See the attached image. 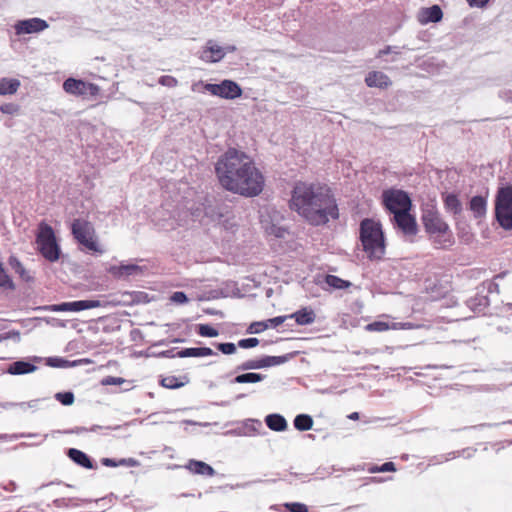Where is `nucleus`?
<instances>
[{
  "mask_svg": "<svg viewBox=\"0 0 512 512\" xmlns=\"http://www.w3.org/2000/svg\"><path fill=\"white\" fill-rule=\"evenodd\" d=\"M325 283L333 289H346L351 285L349 281L331 274L325 276Z\"/></svg>",
  "mask_w": 512,
  "mask_h": 512,
  "instance_id": "72a5a7b5",
  "label": "nucleus"
},
{
  "mask_svg": "<svg viewBox=\"0 0 512 512\" xmlns=\"http://www.w3.org/2000/svg\"><path fill=\"white\" fill-rule=\"evenodd\" d=\"M171 300L173 302H176V303H184V302H187L188 301V298L186 296V294L184 292H181V291H177V292H174L171 296Z\"/></svg>",
  "mask_w": 512,
  "mask_h": 512,
  "instance_id": "5fc2aeb1",
  "label": "nucleus"
},
{
  "mask_svg": "<svg viewBox=\"0 0 512 512\" xmlns=\"http://www.w3.org/2000/svg\"><path fill=\"white\" fill-rule=\"evenodd\" d=\"M69 362L60 357H51L48 359V365L52 367H65Z\"/></svg>",
  "mask_w": 512,
  "mask_h": 512,
  "instance_id": "603ef678",
  "label": "nucleus"
},
{
  "mask_svg": "<svg viewBox=\"0 0 512 512\" xmlns=\"http://www.w3.org/2000/svg\"><path fill=\"white\" fill-rule=\"evenodd\" d=\"M215 174L221 187L243 197L258 196L265 184L253 159L235 148H229L218 158Z\"/></svg>",
  "mask_w": 512,
  "mask_h": 512,
  "instance_id": "f257e3e1",
  "label": "nucleus"
},
{
  "mask_svg": "<svg viewBox=\"0 0 512 512\" xmlns=\"http://www.w3.org/2000/svg\"><path fill=\"white\" fill-rule=\"evenodd\" d=\"M213 345L224 355H232L237 350V344H234L232 342H225V343H213Z\"/></svg>",
  "mask_w": 512,
  "mask_h": 512,
  "instance_id": "a19ab883",
  "label": "nucleus"
},
{
  "mask_svg": "<svg viewBox=\"0 0 512 512\" xmlns=\"http://www.w3.org/2000/svg\"><path fill=\"white\" fill-rule=\"evenodd\" d=\"M47 323L54 327H66V323L63 320L57 318H49L47 319Z\"/></svg>",
  "mask_w": 512,
  "mask_h": 512,
  "instance_id": "052dcab7",
  "label": "nucleus"
},
{
  "mask_svg": "<svg viewBox=\"0 0 512 512\" xmlns=\"http://www.w3.org/2000/svg\"><path fill=\"white\" fill-rule=\"evenodd\" d=\"M101 463L106 467H118L119 460L113 458H102Z\"/></svg>",
  "mask_w": 512,
  "mask_h": 512,
  "instance_id": "bf43d9fd",
  "label": "nucleus"
},
{
  "mask_svg": "<svg viewBox=\"0 0 512 512\" xmlns=\"http://www.w3.org/2000/svg\"><path fill=\"white\" fill-rule=\"evenodd\" d=\"M158 83L166 87H175L177 80L172 76L164 75L159 78Z\"/></svg>",
  "mask_w": 512,
  "mask_h": 512,
  "instance_id": "3c124183",
  "label": "nucleus"
},
{
  "mask_svg": "<svg viewBox=\"0 0 512 512\" xmlns=\"http://www.w3.org/2000/svg\"><path fill=\"white\" fill-rule=\"evenodd\" d=\"M264 421L266 426L275 432H283L288 427V423L285 417L279 413H271L266 415Z\"/></svg>",
  "mask_w": 512,
  "mask_h": 512,
  "instance_id": "b1692460",
  "label": "nucleus"
},
{
  "mask_svg": "<svg viewBox=\"0 0 512 512\" xmlns=\"http://www.w3.org/2000/svg\"><path fill=\"white\" fill-rule=\"evenodd\" d=\"M495 218L506 231L512 230V185L500 187L495 196Z\"/></svg>",
  "mask_w": 512,
  "mask_h": 512,
  "instance_id": "39448f33",
  "label": "nucleus"
},
{
  "mask_svg": "<svg viewBox=\"0 0 512 512\" xmlns=\"http://www.w3.org/2000/svg\"><path fill=\"white\" fill-rule=\"evenodd\" d=\"M191 215L192 212L190 210H185L178 212L176 217L163 205L160 210L154 213L152 221L159 229L170 230L175 229L177 226H184Z\"/></svg>",
  "mask_w": 512,
  "mask_h": 512,
  "instance_id": "9b49d317",
  "label": "nucleus"
},
{
  "mask_svg": "<svg viewBox=\"0 0 512 512\" xmlns=\"http://www.w3.org/2000/svg\"><path fill=\"white\" fill-rule=\"evenodd\" d=\"M0 287L5 289L13 290L15 285L10 278V276L6 273L3 264L0 262Z\"/></svg>",
  "mask_w": 512,
  "mask_h": 512,
  "instance_id": "ea45409f",
  "label": "nucleus"
},
{
  "mask_svg": "<svg viewBox=\"0 0 512 512\" xmlns=\"http://www.w3.org/2000/svg\"><path fill=\"white\" fill-rule=\"evenodd\" d=\"M258 344H259V340L257 338L250 337V338L240 339L237 343V346L242 349H250V348L256 347Z\"/></svg>",
  "mask_w": 512,
  "mask_h": 512,
  "instance_id": "49530a36",
  "label": "nucleus"
},
{
  "mask_svg": "<svg viewBox=\"0 0 512 512\" xmlns=\"http://www.w3.org/2000/svg\"><path fill=\"white\" fill-rule=\"evenodd\" d=\"M3 339H20V333L18 331H10L3 336Z\"/></svg>",
  "mask_w": 512,
  "mask_h": 512,
  "instance_id": "0e129e2a",
  "label": "nucleus"
},
{
  "mask_svg": "<svg viewBox=\"0 0 512 512\" xmlns=\"http://www.w3.org/2000/svg\"><path fill=\"white\" fill-rule=\"evenodd\" d=\"M421 221L435 248L446 250L455 243L449 225L435 206H427L422 210Z\"/></svg>",
  "mask_w": 512,
  "mask_h": 512,
  "instance_id": "7ed1b4c3",
  "label": "nucleus"
},
{
  "mask_svg": "<svg viewBox=\"0 0 512 512\" xmlns=\"http://www.w3.org/2000/svg\"><path fill=\"white\" fill-rule=\"evenodd\" d=\"M39 402H40V399H34L31 401H28L27 406H28V408L36 409V408H38Z\"/></svg>",
  "mask_w": 512,
  "mask_h": 512,
  "instance_id": "774afa93",
  "label": "nucleus"
},
{
  "mask_svg": "<svg viewBox=\"0 0 512 512\" xmlns=\"http://www.w3.org/2000/svg\"><path fill=\"white\" fill-rule=\"evenodd\" d=\"M467 306L474 312H483L489 306V298L487 295L476 294L474 297L469 298Z\"/></svg>",
  "mask_w": 512,
  "mask_h": 512,
  "instance_id": "a878e982",
  "label": "nucleus"
},
{
  "mask_svg": "<svg viewBox=\"0 0 512 512\" xmlns=\"http://www.w3.org/2000/svg\"><path fill=\"white\" fill-rule=\"evenodd\" d=\"M124 382H125V380L123 378L112 377V376H108L102 380L103 385H119Z\"/></svg>",
  "mask_w": 512,
  "mask_h": 512,
  "instance_id": "864d4df0",
  "label": "nucleus"
},
{
  "mask_svg": "<svg viewBox=\"0 0 512 512\" xmlns=\"http://www.w3.org/2000/svg\"><path fill=\"white\" fill-rule=\"evenodd\" d=\"M20 81L15 78L0 79V95H11L17 92Z\"/></svg>",
  "mask_w": 512,
  "mask_h": 512,
  "instance_id": "c756f323",
  "label": "nucleus"
},
{
  "mask_svg": "<svg viewBox=\"0 0 512 512\" xmlns=\"http://www.w3.org/2000/svg\"><path fill=\"white\" fill-rule=\"evenodd\" d=\"M194 87H201L204 92L227 100L240 98L243 94L241 86L230 79H224L220 83H205L199 81L196 84L194 83Z\"/></svg>",
  "mask_w": 512,
  "mask_h": 512,
  "instance_id": "6e6552de",
  "label": "nucleus"
},
{
  "mask_svg": "<svg viewBox=\"0 0 512 512\" xmlns=\"http://www.w3.org/2000/svg\"><path fill=\"white\" fill-rule=\"evenodd\" d=\"M36 244L41 255L50 262L59 259L60 247L57 244L53 228L45 222H41L36 235Z\"/></svg>",
  "mask_w": 512,
  "mask_h": 512,
  "instance_id": "423d86ee",
  "label": "nucleus"
},
{
  "mask_svg": "<svg viewBox=\"0 0 512 512\" xmlns=\"http://www.w3.org/2000/svg\"><path fill=\"white\" fill-rule=\"evenodd\" d=\"M20 107L15 103H5L0 106V111L3 114L14 115L17 114Z\"/></svg>",
  "mask_w": 512,
  "mask_h": 512,
  "instance_id": "09e8293b",
  "label": "nucleus"
},
{
  "mask_svg": "<svg viewBox=\"0 0 512 512\" xmlns=\"http://www.w3.org/2000/svg\"><path fill=\"white\" fill-rule=\"evenodd\" d=\"M184 379L185 380L183 381L176 376L169 375V376L163 377L160 380V384L165 388L177 389V388L184 386L186 383L189 382L186 377Z\"/></svg>",
  "mask_w": 512,
  "mask_h": 512,
  "instance_id": "473e14b6",
  "label": "nucleus"
},
{
  "mask_svg": "<svg viewBox=\"0 0 512 512\" xmlns=\"http://www.w3.org/2000/svg\"><path fill=\"white\" fill-rule=\"evenodd\" d=\"M100 306L98 300H77L44 306L42 309L52 312H79Z\"/></svg>",
  "mask_w": 512,
  "mask_h": 512,
  "instance_id": "ddd939ff",
  "label": "nucleus"
},
{
  "mask_svg": "<svg viewBox=\"0 0 512 512\" xmlns=\"http://www.w3.org/2000/svg\"><path fill=\"white\" fill-rule=\"evenodd\" d=\"M104 427L99 425H93L89 429L85 427L77 428V432H83V431H90V432H97L98 430L103 429Z\"/></svg>",
  "mask_w": 512,
  "mask_h": 512,
  "instance_id": "69168bd1",
  "label": "nucleus"
},
{
  "mask_svg": "<svg viewBox=\"0 0 512 512\" xmlns=\"http://www.w3.org/2000/svg\"><path fill=\"white\" fill-rule=\"evenodd\" d=\"M194 330L202 337H217L219 335L218 329L210 324H197L194 325Z\"/></svg>",
  "mask_w": 512,
  "mask_h": 512,
  "instance_id": "c9c22d12",
  "label": "nucleus"
},
{
  "mask_svg": "<svg viewBox=\"0 0 512 512\" xmlns=\"http://www.w3.org/2000/svg\"><path fill=\"white\" fill-rule=\"evenodd\" d=\"M395 470H396L395 464L391 461L385 462L382 465H380L379 467H377L378 472H390V471H395Z\"/></svg>",
  "mask_w": 512,
  "mask_h": 512,
  "instance_id": "4d7b16f0",
  "label": "nucleus"
},
{
  "mask_svg": "<svg viewBox=\"0 0 512 512\" xmlns=\"http://www.w3.org/2000/svg\"><path fill=\"white\" fill-rule=\"evenodd\" d=\"M283 506L287 512H309L308 506L301 502H286Z\"/></svg>",
  "mask_w": 512,
  "mask_h": 512,
  "instance_id": "79ce46f5",
  "label": "nucleus"
},
{
  "mask_svg": "<svg viewBox=\"0 0 512 512\" xmlns=\"http://www.w3.org/2000/svg\"><path fill=\"white\" fill-rule=\"evenodd\" d=\"M288 316L289 319H294L296 324L300 326L310 325L316 319V314L310 307H302Z\"/></svg>",
  "mask_w": 512,
  "mask_h": 512,
  "instance_id": "412c9836",
  "label": "nucleus"
},
{
  "mask_svg": "<svg viewBox=\"0 0 512 512\" xmlns=\"http://www.w3.org/2000/svg\"><path fill=\"white\" fill-rule=\"evenodd\" d=\"M313 418L309 414H298L293 420L294 428L298 431L304 432L312 429Z\"/></svg>",
  "mask_w": 512,
  "mask_h": 512,
  "instance_id": "7c9ffc66",
  "label": "nucleus"
},
{
  "mask_svg": "<svg viewBox=\"0 0 512 512\" xmlns=\"http://www.w3.org/2000/svg\"><path fill=\"white\" fill-rule=\"evenodd\" d=\"M55 399L59 401L62 405L69 406L73 404L75 398L72 392L67 391L56 393Z\"/></svg>",
  "mask_w": 512,
  "mask_h": 512,
  "instance_id": "37998d69",
  "label": "nucleus"
},
{
  "mask_svg": "<svg viewBox=\"0 0 512 512\" xmlns=\"http://www.w3.org/2000/svg\"><path fill=\"white\" fill-rule=\"evenodd\" d=\"M368 87L387 88L391 85L389 77L381 71L369 72L365 78Z\"/></svg>",
  "mask_w": 512,
  "mask_h": 512,
  "instance_id": "5701e85b",
  "label": "nucleus"
},
{
  "mask_svg": "<svg viewBox=\"0 0 512 512\" xmlns=\"http://www.w3.org/2000/svg\"><path fill=\"white\" fill-rule=\"evenodd\" d=\"M466 1L468 2V4L471 7H478V8L484 7L489 2V0H466Z\"/></svg>",
  "mask_w": 512,
  "mask_h": 512,
  "instance_id": "680f3d73",
  "label": "nucleus"
},
{
  "mask_svg": "<svg viewBox=\"0 0 512 512\" xmlns=\"http://www.w3.org/2000/svg\"><path fill=\"white\" fill-rule=\"evenodd\" d=\"M88 85L83 80L68 78L63 83V89L66 93L81 96L87 93Z\"/></svg>",
  "mask_w": 512,
  "mask_h": 512,
  "instance_id": "4be33fe9",
  "label": "nucleus"
},
{
  "mask_svg": "<svg viewBox=\"0 0 512 512\" xmlns=\"http://www.w3.org/2000/svg\"><path fill=\"white\" fill-rule=\"evenodd\" d=\"M164 357L175 358V357H192V347L178 350V348H171L161 353Z\"/></svg>",
  "mask_w": 512,
  "mask_h": 512,
  "instance_id": "4c0bfd02",
  "label": "nucleus"
},
{
  "mask_svg": "<svg viewBox=\"0 0 512 512\" xmlns=\"http://www.w3.org/2000/svg\"><path fill=\"white\" fill-rule=\"evenodd\" d=\"M297 352L288 353L280 356H263L261 357L262 368L278 366L288 362Z\"/></svg>",
  "mask_w": 512,
  "mask_h": 512,
  "instance_id": "bb28decb",
  "label": "nucleus"
},
{
  "mask_svg": "<svg viewBox=\"0 0 512 512\" xmlns=\"http://www.w3.org/2000/svg\"><path fill=\"white\" fill-rule=\"evenodd\" d=\"M8 263L10 265V267L17 273L19 274V276L24 279V280H28L29 278L26 277V270L24 268V266L22 265V263L19 261V259L15 256H10L9 259H8Z\"/></svg>",
  "mask_w": 512,
  "mask_h": 512,
  "instance_id": "58836bf2",
  "label": "nucleus"
},
{
  "mask_svg": "<svg viewBox=\"0 0 512 512\" xmlns=\"http://www.w3.org/2000/svg\"><path fill=\"white\" fill-rule=\"evenodd\" d=\"M48 27L47 21L38 17L19 20L14 24L15 34L18 36L39 33Z\"/></svg>",
  "mask_w": 512,
  "mask_h": 512,
  "instance_id": "4468645a",
  "label": "nucleus"
},
{
  "mask_svg": "<svg viewBox=\"0 0 512 512\" xmlns=\"http://www.w3.org/2000/svg\"><path fill=\"white\" fill-rule=\"evenodd\" d=\"M37 369V366L33 363L19 360L11 363L7 369V373L11 375H23L32 373Z\"/></svg>",
  "mask_w": 512,
  "mask_h": 512,
  "instance_id": "393cba45",
  "label": "nucleus"
},
{
  "mask_svg": "<svg viewBox=\"0 0 512 512\" xmlns=\"http://www.w3.org/2000/svg\"><path fill=\"white\" fill-rule=\"evenodd\" d=\"M256 369H262L261 358L250 359V360L242 362L241 364L236 366L235 372L250 371V370H256Z\"/></svg>",
  "mask_w": 512,
  "mask_h": 512,
  "instance_id": "e433bc0d",
  "label": "nucleus"
},
{
  "mask_svg": "<svg viewBox=\"0 0 512 512\" xmlns=\"http://www.w3.org/2000/svg\"><path fill=\"white\" fill-rule=\"evenodd\" d=\"M266 329H268V322L255 321L249 325L247 332L250 334H259V333L265 331Z\"/></svg>",
  "mask_w": 512,
  "mask_h": 512,
  "instance_id": "c03bdc74",
  "label": "nucleus"
},
{
  "mask_svg": "<svg viewBox=\"0 0 512 512\" xmlns=\"http://www.w3.org/2000/svg\"><path fill=\"white\" fill-rule=\"evenodd\" d=\"M194 474L212 477L216 474L214 468L200 460H194Z\"/></svg>",
  "mask_w": 512,
  "mask_h": 512,
  "instance_id": "f704fd0d",
  "label": "nucleus"
},
{
  "mask_svg": "<svg viewBox=\"0 0 512 512\" xmlns=\"http://www.w3.org/2000/svg\"><path fill=\"white\" fill-rule=\"evenodd\" d=\"M266 378L264 374L256 373V372H246L237 375L231 380L232 384H246V383H258L263 381Z\"/></svg>",
  "mask_w": 512,
  "mask_h": 512,
  "instance_id": "cd10ccee",
  "label": "nucleus"
},
{
  "mask_svg": "<svg viewBox=\"0 0 512 512\" xmlns=\"http://www.w3.org/2000/svg\"><path fill=\"white\" fill-rule=\"evenodd\" d=\"M287 319H289L288 315L276 316V317L270 318L268 320H265V322H268V328L269 327L276 328L277 326L283 324Z\"/></svg>",
  "mask_w": 512,
  "mask_h": 512,
  "instance_id": "8fccbe9b",
  "label": "nucleus"
},
{
  "mask_svg": "<svg viewBox=\"0 0 512 512\" xmlns=\"http://www.w3.org/2000/svg\"><path fill=\"white\" fill-rule=\"evenodd\" d=\"M48 437V434H39V433H19V434H14L12 436H10L11 439H18V438H40V441L37 442L35 445H40L42 444Z\"/></svg>",
  "mask_w": 512,
  "mask_h": 512,
  "instance_id": "a18cd8bd",
  "label": "nucleus"
},
{
  "mask_svg": "<svg viewBox=\"0 0 512 512\" xmlns=\"http://www.w3.org/2000/svg\"><path fill=\"white\" fill-rule=\"evenodd\" d=\"M289 207L312 226H325L340 216L332 190L321 183L297 181L291 191Z\"/></svg>",
  "mask_w": 512,
  "mask_h": 512,
  "instance_id": "f03ea898",
  "label": "nucleus"
},
{
  "mask_svg": "<svg viewBox=\"0 0 512 512\" xmlns=\"http://www.w3.org/2000/svg\"><path fill=\"white\" fill-rule=\"evenodd\" d=\"M391 222L398 234L405 238V240L413 242L418 232V225L416 218L410 214V211L395 213L391 218Z\"/></svg>",
  "mask_w": 512,
  "mask_h": 512,
  "instance_id": "f8f14e48",
  "label": "nucleus"
},
{
  "mask_svg": "<svg viewBox=\"0 0 512 512\" xmlns=\"http://www.w3.org/2000/svg\"><path fill=\"white\" fill-rule=\"evenodd\" d=\"M382 202L392 215L411 210L412 200L409 194L401 189L390 188L383 192Z\"/></svg>",
  "mask_w": 512,
  "mask_h": 512,
  "instance_id": "9d476101",
  "label": "nucleus"
},
{
  "mask_svg": "<svg viewBox=\"0 0 512 512\" xmlns=\"http://www.w3.org/2000/svg\"><path fill=\"white\" fill-rule=\"evenodd\" d=\"M442 200L444 208L448 213L457 216L460 215L461 212L463 211L462 203L456 193H442Z\"/></svg>",
  "mask_w": 512,
  "mask_h": 512,
  "instance_id": "6ab92c4d",
  "label": "nucleus"
},
{
  "mask_svg": "<svg viewBox=\"0 0 512 512\" xmlns=\"http://www.w3.org/2000/svg\"><path fill=\"white\" fill-rule=\"evenodd\" d=\"M71 232L77 242L87 250L97 254L104 253V250L100 247L95 238V230L90 222L82 219H74L71 224Z\"/></svg>",
  "mask_w": 512,
  "mask_h": 512,
  "instance_id": "0eeeda50",
  "label": "nucleus"
},
{
  "mask_svg": "<svg viewBox=\"0 0 512 512\" xmlns=\"http://www.w3.org/2000/svg\"><path fill=\"white\" fill-rule=\"evenodd\" d=\"M392 52L399 54L398 47L386 46L384 49H382L378 52V57H382L383 55H386V54L392 53Z\"/></svg>",
  "mask_w": 512,
  "mask_h": 512,
  "instance_id": "13d9d810",
  "label": "nucleus"
},
{
  "mask_svg": "<svg viewBox=\"0 0 512 512\" xmlns=\"http://www.w3.org/2000/svg\"><path fill=\"white\" fill-rule=\"evenodd\" d=\"M263 427L262 422L258 419L249 418L244 420L240 426L228 430L226 435L231 436H253L259 433Z\"/></svg>",
  "mask_w": 512,
  "mask_h": 512,
  "instance_id": "f3484780",
  "label": "nucleus"
},
{
  "mask_svg": "<svg viewBox=\"0 0 512 512\" xmlns=\"http://www.w3.org/2000/svg\"><path fill=\"white\" fill-rule=\"evenodd\" d=\"M423 15V22L428 23H437L439 22L443 17L442 9L439 5H432L428 8H424L422 10Z\"/></svg>",
  "mask_w": 512,
  "mask_h": 512,
  "instance_id": "c85d7f7f",
  "label": "nucleus"
},
{
  "mask_svg": "<svg viewBox=\"0 0 512 512\" xmlns=\"http://www.w3.org/2000/svg\"><path fill=\"white\" fill-rule=\"evenodd\" d=\"M468 208L472 212L474 218L481 219L487 213V196L475 195L471 197Z\"/></svg>",
  "mask_w": 512,
  "mask_h": 512,
  "instance_id": "a211bd4d",
  "label": "nucleus"
},
{
  "mask_svg": "<svg viewBox=\"0 0 512 512\" xmlns=\"http://www.w3.org/2000/svg\"><path fill=\"white\" fill-rule=\"evenodd\" d=\"M399 322H385V321H374L366 325L365 329L370 332H383L389 329H398Z\"/></svg>",
  "mask_w": 512,
  "mask_h": 512,
  "instance_id": "2f4dec72",
  "label": "nucleus"
},
{
  "mask_svg": "<svg viewBox=\"0 0 512 512\" xmlns=\"http://www.w3.org/2000/svg\"><path fill=\"white\" fill-rule=\"evenodd\" d=\"M119 466L137 467L139 466V461L134 458H122L119 460Z\"/></svg>",
  "mask_w": 512,
  "mask_h": 512,
  "instance_id": "6e6d98bb",
  "label": "nucleus"
},
{
  "mask_svg": "<svg viewBox=\"0 0 512 512\" xmlns=\"http://www.w3.org/2000/svg\"><path fill=\"white\" fill-rule=\"evenodd\" d=\"M226 55V50L219 46L214 40H208L206 45L199 50V59L205 63H216L221 61Z\"/></svg>",
  "mask_w": 512,
  "mask_h": 512,
  "instance_id": "2eb2a0df",
  "label": "nucleus"
},
{
  "mask_svg": "<svg viewBox=\"0 0 512 512\" xmlns=\"http://www.w3.org/2000/svg\"><path fill=\"white\" fill-rule=\"evenodd\" d=\"M108 272L116 279H128L129 277L141 276L144 267L137 264H124L110 266Z\"/></svg>",
  "mask_w": 512,
  "mask_h": 512,
  "instance_id": "dca6fc26",
  "label": "nucleus"
},
{
  "mask_svg": "<svg viewBox=\"0 0 512 512\" xmlns=\"http://www.w3.org/2000/svg\"><path fill=\"white\" fill-rule=\"evenodd\" d=\"M359 240L370 260H381L385 255V235L379 221L364 218L359 226Z\"/></svg>",
  "mask_w": 512,
  "mask_h": 512,
  "instance_id": "20e7f679",
  "label": "nucleus"
},
{
  "mask_svg": "<svg viewBox=\"0 0 512 512\" xmlns=\"http://www.w3.org/2000/svg\"><path fill=\"white\" fill-rule=\"evenodd\" d=\"M212 355L217 356L218 354L214 352L210 347H194V358Z\"/></svg>",
  "mask_w": 512,
  "mask_h": 512,
  "instance_id": "de8ad7c7",
  "label": "nucleus"
},
{
  "mask_svg": "<svg viewBox=\"0 0 512 512\" xmlns=\"http://www.w3.org/2000/svg\"><path fill=\"white\" fill-rule=\"evenodd\" d=\"M488 292L489 293H493V292L499 293V285L495 282H490L488 285Z\"/></svg>",
  "mask_w": 512,
  "mask_h": 512,
  "instance_id": "338daca9",
  "label": "nucleus"
},
{
  "mask_svg": "<svg viewBox=\"0 0 512 512\" xmlns=\"http://www.w3.org/2000/svg\"><path fill=\"white\" fill-rule=\"evenodd\" d=\"M204 214L226 231L234 232L237 226L232 208L229 205L218 202L209 204L204 207Z\"/></svg>",
  "mask_w": 512,
  "mask_h": 512,
  "instance_id": "1a4fd4ad",
  "label": "nucleus"
},
{
  "mask_svg": "<svg viewBox=\"0 0 512 512\" xmlns=\"http://www.w3.org/2000/svg\"><path fill=\"white\" fill-rule=\"evenodd\" d=\"M67 456L78 466L83 467L85 469H94L96 466L94 465L93 460L83 451L76 448H69L67 450Z\"/></svg>",
  "mask_w": 512,
  "mask_h": 512,
  "instance_id": "aec40b11",
  "label": "nucleus"
},
{
  "mask_svg": "<svg viewBox=\"0 0 512 512\" xmlns=\"http://www.w3.org/2000/svg\"><path fill=\"white\" fill-rule=\"evenodd\" d=\"M271 233L274 234L277 238H283L286 233V229H284L282 227L273 226L271 228Z\"/></svg>",
  "mask_w": 512,
  "mask_h": 512,
  "instance_id": "e2e57ef3",
  "label": "nucleus"
}]
</instances>
